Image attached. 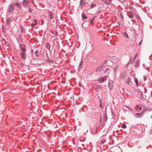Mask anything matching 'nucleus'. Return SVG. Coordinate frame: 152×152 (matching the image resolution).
Masks as SVG:
<instances>
[{
    "instance_id": "1",
    "label": "nucleus",
    "mask_w": 152,
    "mask_h": 152,
    "mask_svg": "<svg viewBox=\"0 0 152 152\" xmlns=\"http://www.w3.org/2000/svg\"><path fill=\"white\" fill-rule=\"evenodd\" d=\"M26 46L24 44H20V56L21 58L24 61L26 59Z\"/></svg>"
},
{
    "instance_id": "2",
    "label": "nucleus",
    "mask_w": 152,
    "mask_h": 152,
    "mask_svg": "<svg viewBox=\"0 0 152 152\" xmlns=\"http://www.w3.org/2000/svg\"><path fill=\"white\" fill-rule=\"evenodd\" d=\"M113 82L112 80H110L108 83V87L109 89L111 90L113 88Z\"/></svg>"
},
{
    "instance_id": "3",
    "label": "nucleus",
    "mask_w": 152,
    "mask_h": 152,
    "mask_svg": "<svg viewBox=\"0 0 152 152\" xmlns=\"http://www.w3.org/2000/svg\"><path fill=\"white\" fill-rule=\"evenodd\" d=\"M20 28L21 32L22 33L25 34L26 33V29L22 26H20Z\"/></svg>"
},
{
    "instance_id": "4",
    "label": "nucleus",
    "mask_w": 152,
    "mask_h": 152,
    "mask_svg": "<svg viewBox=\"0 0 152 152\" xmlns=\"http://www.w3.org/2000/svg\"><path fill=\"white\" fill-rule=\"evenodd\" d=\"M86 5V2L85 0H80V5L82 7Z\"/></svg>"
},
{
    "instance_id": "5",
    "label": "nucleus",
    "mask_w": 152,
    "mask_h": 152,
    "mask_svg": "<svg viewBox=\"0 0 152 152\" xmlns=\"http://www.w3.org/2000/svg\"><path fill=\"white\" fill-rule=\"evenodd\" d=\"M14 10V7L13 5L11 4L9 6V8L8 10V11L9 12H10L13 11Z\"/></svg>"
},
{
    "instance_id": "6",
    "label": "nucleus",
    "mask_w": 152,
    "mask_h": 152,
    "mask_svg": "<svg viewBox=\"0 0 152 152\" xmlns=\"http://www.w3.org/2000/svg\"><path fill=\"white\" fill-rule=\"evenodd\" d=\"M126 73L124 72H122L120 75V78L123 79L125 80L126 78Z\"/></svg>"
},
{
    "instance_id": "7",
    "label": "nucleus",
    "mask_w": 152,
    "mask_h": 152,
    "mask_svg": "<svg viewBox=\"0 0 152 152\" xmlns=\"http://www.w3.org/2000/svg\"><path fill=\"white\" fill-rule=\"evenodd\" d=\"M103 67V65H102L98 67L96 70L97 73H98V72H99L102 70Z\"/></svg>"
},
{
    "instance_id": "8",
    "label": "nucleus",
    "mask_w": 152,
    "mask_h": 152,
    "mask_svg": "<svg viewBox=\"0 0 152 152\" xmlns=\"http://www.w3.org/2000/svg\"><path fill=\"white\" fill-rule=\"evenodd\" d=\"M82 19V20H84L88 18L83 13H82L81 14Z\"/></svg>"
},
{
    "instance_id": "9",
    "label": "nucleus",
    "mask_w": 152,
    "mask_h": 152,
    "mask_svg": "<svg viewBox=\"0 0 152 152\" xmlns=\"http://www.w3.org/2000/svg\"><path fill=\"white\" fill-rule=\"evenodd\" d=\"M140 62V60H137L135 63V67L136 68H138L139 66Z\"/></svg>"
},
{
    "instance_id": "10",
    "label": "nucleus",
    "mask_w": 152,
    "mask_h": 152,
    "mask_svg": "<svg viewBox=\"0 0 152 152\" xmlns=\"http://www.w3.org/2000/svg\"><path fill=\"white\" fill-rule=\"evenodd\" d=\"M95 89L96 91L98 92L99 90H102V88L99 86H97L95 88Z\"/></svg>"
},
{
    "instance_id": "11",
    "label": "nucleus",
    "mask_w": 152,
    "mask_h": 152,
    "mask_svg": "<svg viewBox=\"0 0 152 152\" xmlns=\"http://www.w3.org/2000/svg\"><path fill=\"white\" fill-rule=\"evenodd\" d=\"M104 78L102 77H99L97 79V81L99 83H102L104 82Z\"/></svg>"
},
{
    "instance_id": "12",
    "label": "nucleus",
    "mask_w": 152,
    "mask_h": 152,
    "mask_svg": "<svg viewBox=\"0 0 152 152\" xmlns=\"http://www.w3.org/2000/svg\"><path fill=\"white\" fill-rule=\"evenodd\" d=\"M122 34L125 38H129V36L128 34L125 32H123Z\"/></svg>"
},
{
    "instance_id": "13",
    "label": "nucleus",
    "mask_w": 152,
    "mask_h": 152,
    "mask_svg": "<svg viewBox=\"0 0 152 152\" xmlns=\"http://www.w3.org/2000/svg\"><path fill=\"white\" fill-rule=\"evenodd\" d=\"M82 63H83L82 60V59H81V60L80 62V63L79 64V65L78 68V70L79 71H80L82 69V67H81V66L82 64Z\"/></svg>"
},
{
    "instance_id": "14",
    "label": "nucleus",
    "mask_w": 152,
    "mask_h": 152,
    "mask_svg": "<svg viewBox=\"0 0 152 152\" xmlns=\"http://www.w3.org/2000/svg\"><path fill=\"white\" fill-rule=\"evenodd\" d=\"M111 70V69H109L107 68L105 71L104 73L105 74H107L108 75Z\"/></svg>"
},
{
    "instance_id": "15",
    "label": "nucleus",
    "mask_w": 152,
    "mask_h": 152,
    "mask_svg": "<svg viewBox=\"0 0 152 152\" xmlns=\"http://www.w3.org/2000/svg\"><path fill=\"white\" fill-rule=\"evenodd\" d=\"M25 123V122L23 120H22L21 121H20V126H23Z\"/></svg>"
},
{
    "instance_id": "16",
    "label": "nucleus",
    "mask_w": 152,
    "mask_h": 152,
    "mask_svg": "<svg viewBox=\"0 0 152 152\" xmlns=\"http://www.w3.org/2000/svg\"><path fill=\"white\" fill-rule=\"evenodd\" d=\"M142 115V113H136L134 115V116L136 118H138L140 116H141Z\"/></svg>"
},
{
    "instance_id": "17",
    "label": "nucleus",
    "mask_w": 152,
    "mask_h": 152,
    "mask_svg": "<svg viewBox=\"0 0 152 152\" xmlns=\"http://www.w3.org/2000/svg\"><path fill=\"white\" fill-rule=\"evenodd\" d=\"M28 2L27 0H23V4L25 6H26L28 5Z\"/></svg>"
},
{
    "instance_id": "18",
    "label": "nucleus",
    "mask_w": 152,
    "mask_h": 152,
    "mask_svg": "<svg viewBox=\"0 0 152 152\" xmlns=\"http://www.w3.org/2000/svg\"><path fill=\"white\" fill-rule=\"evenodd\" d=\"M102 1L104 2L107 6L109 5L110 4V3L105 0H103Z\"/></svg>"
},
{
    "instance_id": "19",
    "label": "nucleus",
    "mask_w": 152,
    "mask_h": 152,
    "mask_svg": "<svg viewBox=\"0 0 152 152\" xmlns=\"http://www.w3.org/2000/svg\"><path fill=\"white\" fill-rule=\"evenodd\" d=\"M104 121L105 122H106L107 120V115L106 114H104Z\"/></svg>"
},
{
    "instance_id": "20",
    "label": "nucleus",
    "mask_w": 152,
    "mask_h": 152,
    "mask_svg": "<svg viewBox=\"0 0 152 152\" xmlns=\"http://www.w3.org/2000/svg\"><path fill=\"white\" fill-rule=\"evenodd\" d=\"M48 17L51 19L53 18V17L52 16V14L50 12H49Z\"/></svg>"
},
{
    "instance_id": "21",
    "label": "nucleus",
    "mask_w": 152,
    "mask_h": 152,
    "mask_svg": "<svg viewBox=\"0 0 152 152\" xmlns=\"http://www.w3.org/2000/svg\"><path fill=\"white\" fill-rule=\"evenodd\" d=\"M134 82L136 83V86L137 87L139 86L138 83V80L137 78H135L134 79Z\"/></svg>"
},
{
    "instance_id": "22",
    "label": "nucleus",
    "mask_w": 152,
    "mask_h": 152,
    "mask_svg": "<svg viewBox=\"0 0 152 152\" xmlns=\"http://www.w3.org/2000/svg\"><path fill=\"white\" fill-rule=\"evenodd\" d=\"M96 6V4H91V5L90 9H92Z\"/></svg>"
},
{
    "instance_id": "23",
    "label": "nucleus",
    "mask_w": 152,
    "mask_h": 152,
    "mask_svg": "<svg viewBox=\"0 0 152 152\" xmlns=\"http://www.w3.org/2000/svg\"><path fill=\"white\" fill-rule=\"evenodd\" d=\"M131 80V78L128 77V79L126 80V83L127 84H129Z\"/></svg>"
},
{
    "instance_id": "24",
    "label": "nucleus",
    "mask_w": 152,
    "mask_h": 152,
    "mask_svg": "<svg viewBox=\"0 0 152 152\" xmlns=\"http://www.w3.org/2000/svg\"><path fill=\"white\" fill-rule=\"evenodd\" d=\"M46 48L47 49H49V50H50V45L48 43H47L46 44Z\"/></svg>"
},
{
    "instance_id": "25",
    "label": "nucleus",
    "mask_w": 152,
    "mask_h": 152,
    "mask_svg": "<svg viewBox=\"0 0 152 152\" xmlns=\"http://www.w3.org/2000/svg\"><path fill=\"white\" fill-rule=\"evenodd\" d=\"M38 51L37 50H36L34 52V54L35 55V56L37 57L38 56Z\"/></svg>"
},
{
    "instance_id": "26",
    "label": "nucleus",
    "mask_w": 152,
    "mask_h": 152,
    "mask_svg": "<svg viewBox=\"0 0 152 152\" xmlns=\"http://www.w3.org/2000/svg\"><path fill=\"white\" fill-rule=\"evenodd\" d=\"M137 56V54H136L135 55V56H134V59H133V61H132L131 62V59H132V58H131V59H130V63H133L134 62V60L135 59L136 57V56Z\"/></svg>"
},
{
    "instance_id": "27",
    "label": "nucleus",
    "mask_w": 152,
    "mask_h": 152,
    "mask_svg": "<svg viewBox=\"0 0 152 152\" xmlns=\"http://www.w3.org/2000/svg\"><path fill=\"white\" fill-rule=\"evenodd\" d=\"M123 129H125L126 128V125L124 124H123L121 125Z\"/></svg>"
},
{
    "instance_id": "28",
    "label": "nucleus",
    "mask_w": 152,
    "mask_h": 152,
    "mask_svg": "<svg viewBox=\"0 0 152 152\" xmlns=\"http://www.w3.org/2000/svg\"><path fill=\"white\" fill-rule=\"evenodd\" d=\"M116 68H115L113 70V72H114V78H115V77L116 76Z\"/></svg>"
},
{
    "instance_id": "29",
    "label": "nucleus",
    "mask_w": 152,
    "mask_h": 152,
    "mask_svg": "<svg viewBox=\"0 0 152 152\" xmlns=\"http://www.w3.org/2000/svg\"><path fill=\"white\" fill-rule=\"evenodd\" d=\"M106 142L105 140L104 139H103L100 142V144H103L104 142Z\"/></svg>"
},
{
    "instance_id": "30",
    "label": "nucleus",
    "mask_w": 152,
    "mask_h": 152,
    "mask_svg": "<svg viewBox=\"0 0 152 152\" xmlns=\"http://www.w3.org/2000/svg\"><path fill=\"white\" fill-rule=\"evenodd\" d=\"M89 21L90 22V24L92 25H94V23L93 22V20H91V19H90L89 20Z\"/></svg>"
},
{
    "instance_id": "31",
    "label": "nucleus",
    "mask_w": 152,
    "mask_h": 152,
    "mask_svg": "<svg viewBox=\"0 0 152 152\" xmlns=\"http://www.w3.org/2000/svg\"><path fill=\"white\" fill-rule=\"evenodd\" d=\"M128 16L130 18H132L134 17L133 15L132 14L129 15H128Z\"/></svg>"
},
{
    "instance_id": "32",
    "label": "nucleus",
    "mask_w": 152,
    "mask_h": 152,
    "mask_svg": "<svg viewBox=\"0 0 152 152\" xmlns=\"http://www.w3.org/2000/svg\"><path fill=\"white\" fill-rule=\"evenodd\" d=\"M32 9L30 7H29V8H28V12H30V13H31L32 12Z\"/></svg>"
},
{
    "instance_id": "33",
    "label": "nucleus",
    "mask_w": 152,
    "mask_h": 152,
    "mask_svg": "<svg viewBox=\"0 0 152 152\" xmlns=\"http://www.w3.org/2000/svg\"><path fill=\"white\" fill-rule=\"evenodd\" d=\"M140 92H141V98H142L143 99H144V97L143 94V93L141 91H140Z\"/></svg>"
},
{
    "instance_id": "34",
    "label": "nucleus",
    "mask_w": 152,
    "mask_h": 152,
    "mask_svg": "<svg viewBox=\"0 0 152 152\" xmlns=\"http://www.w3.org/2000/svg\"><path fill=\"white\" fill-rule=\"evenodd\" d=\"M10 21V20L9 19H8L7 21V25H9V22Z\"/></svg>"
},
{
    "instance_id": "35",
    "label": "nucleus",
    "mask_w": 152,
    "mask_h": 152,
    "mask_svg": "<svg viewBox=\"0 0 152 152\" xmlns=\"http://www.w3.org/2000/svg\"><path fill=\"white\" fill-rule=\"evenodd\" d=\"M36 25L35 24V23H32L31 25V27H34V26H35Z\"/></svg>"
},
{
    "instance_id": "36",
    "label": "nucleus",
    "mask_w": 152,
    "mask_h": 152,
    "mask_svg": "<svg viewBox=\"0 0 152 152\" xmlns=\"http://www.w3.org/2000/svg\"><path fill=\"white\" fill-rule=\"evenodd\" d=\"M34 21L35 22V24L36 25L37 24V20L36 19H35L34 20Z\"/></svg>"
},
{
    "instance_id": "37",
    "label": "nucleus",
    "mask_w": 152,
    "mask_h": 152,
    "mask_svg": "<svg viewBox=\"0 0 152 152\" xmlns=\"http://www.w3.org/2000/svg\"><path fill=\"white\" fill-rule=\"evenodd\" d=\"M15 6H17L18 7L19 6V4L18 3H16L15 4Z\"/></svg>"
},
{
    "instance_id": "38",
    "label": "nucleus",
    "mask_w": 152,
    "mask_h": 152,
    "mask_svg": "<svg viewBox=\"0 0 152 152\" xmlns=\"http://www.w3.org/2000/svg\"><path fill=\"white\" fill-rule=\"evenodd\" d=\"M127 107L130 110V111H132V109L131 107H128V106H127Z\"/></svg>"
},
{
    "instance_id": "39",
    "label": "nucleus",
    "mask_w": 152,
    "mask_h": 152,
    "mask_svg": "<svg viewBox=\"0 0 152 152\" xmlns=\"http://www.w3.org/2000/svg\"><path fill=\"white\" fill-rule=\"evenodd\" d=\"M107 62V60H105V61H104L103 62V65H103H103H104V64H105L106 63V62Z\"/></svg>"
},
{
    "instance_id": "40",
    "label": "nucleus",
    "mask_w": 152,
    "mask_h": 152,
    "mask_svg": "<svg viewBox=\"0 0 152 152\" xmlns=\"http://www.w3.org/2000/svg\"><path fill=\"white\" fill-rule=\"evenodd\" d=\"M147 77L146 76H144V80L145 81L146 80Z\"/></svg>"
},
{
    "instance_id": "41",
    "label": "nucleus",
    "mask_w": 152,
    "mask_h": 152,
    "mask_svg": "<svg viewBox=\"0 0 152 152\" xmlns=\"http://www.w3.org/2000/svg\"><path fill=\"white\" fill-rule=\"evenodd\" d=\"M99 107H100V108H102V103H101L100 104Z\"/></svg>"
},
{
    "instance_id": "42",
    "label": "nucleus",
    "mask_w": 152,
    "mask_h": 152,
    "mask_svg": "<svg viewBox=\"0 0 152 152\" xmlns=\"http://www.w3.org/2000/svg\"><path fill=\"white\" fill-rule=\"evenodd\" d=\"M149 133H152V129H151L149 131Z\"/></svg>"
},
{
    "instance_id": "43",
    "label": "nucleus",
    "mask_w": 152,
    "mask_h": 152,
    "mask_svg": "<svg viewBox=\"0 0 152 152\" xmlns=\"http://www.w3.org/2000/svg\"><path fill=\"white\" fill-rule=\"evenodd\" d=\"M142 40L139 43V45H140L141 43H142Z\"/></svg>"
},
{
    "instance_id": "44",
    "label": "nucleus",
    "mask_w": 152,
    "mask_h": 152,
    "mask_svg": "<svg viewBox=\"0 0 152 152\" xmlns=\"http://www.w3.org/2000/svg\"><path fill=\"white\" fill-rule=\"evenodd\" d=\"M145 69L147 70H148V72H149L150 71V70L148 69V68H145Z\"/></svg>"
},
{
    "instance_id": "45",
    "label": "nucleus",
    "mask_w": 152,
    "mask_h": 152,
    "mask_svg": "<svg viewBox=\"0 0 152 152\" xmlns=\"http://www.w3.org/2000/svg\"><path fill=\"white\" fill-rule=\"evenodd\" d=\"M112 114L113 116H114L115 115V113H113V112H112Z\"/></svg>"
},
{
    "instance_id": "46",
    "label": "nucleus",
    "mask_w": 152,
    "mask_h": 152,
    "mask_svg": "<svg viewBox=\"0 0 152 152\" xmlns=\"http://www.w3.org/2000/svg\"><path fill=\"white\" fill-rule=\"evenodd\" d=\"M120 1L122 2H124L125 0H120Z\"/></svg>"
},
{
    "instance_id": "47",
    "label": "nucleus",
    "mask_w": 152,
    "mask_h": 152,
    "mask_svg": "<svg viewBox=\"0 0 152 152\" xmlns=\"http://www.w3.org/2000/svg\"><path fill=\"white\" fill-rule=\"evenodd\" d=\"M94 18H95V17H94L93 19H91V20H93V21L94 19Z\"/></svg>"
},
{
    "instance_id": "48",
    "label": "nucleus",
    "mask_w": 152,
    "mask_h": 152,
    "mask_svg": "<svg viewBox=\"0 0 152 152\" xmlns=\"http://www.w3.org/2000/svg\"><path fill=\"white\" fill-rule=\"evenodd\" d=\"M98 97L99 98V99L100 100V102H101V101L100 100V98L99 97V96H98Z\"/></svg>"
},
{
    "instance_id": "49",
    "label": "nucleus",
    "mask_w": 152,
    "mask_h": 152,
    "mask_svg": "<svg viewBox=\"0 0 152 152\" xmlns=\"http://www.w3.org/2000/svg\"><path fill=\"white\" fill-rule=\"evenodd\" d=\"M88 4V3L86 2V5H87Z\"/></svg>"
},
{
    "instance_id": "50",
    "label": "nucleus",
    "mask_w": 152,
    "mask_h": 152,
    "mask_svg": "<svg viewBox=\"0 0 152 152\" xmlns=\"http://www.w3.org/2000/svg\"><path fill=\"white\" fill-rule=\"evenodd\" d=\"M151 96H152V91L151 92Z\"/></svg>"
},
{
    "instance_id": "51",
    "label": "nucleus",
    "mask_w": 152,
    "mask_h": 152,
    "mask_svg": "<svg viewBox=\"0 0 152 152\" xmlns=\"http://www.w3.org/2000/svg\"><path fill=\"white\" fill-rule=\"evenodd\" d=\"M147 92V90H146L145 92H144V94H145Z\"/></svg>"
},
{
    "instance_id": "52",
    "label": "nucleus",
    "mask_w": 152,
    "mask_h": 152,
    "mask_svg": "<svg viewBox=\"0 0 152 152\" xmlns=\"http://www.w3.org/2000/svg\"><path fill=\"white\" fill-rule=\"evenodd\" d=\"M143 66L144 67H145V65H144V64H143Z\"/></svg>"
},
{
    "instance_id": "53",
    "label": "nucleus",
    "mask_w": 152,
    "mask_h": 152,
    "mask_svg": "<svg viewBox=\"0 0 152 152\" xmlns=\"http://www.w3.org/2000/svg\"><path fill=\"white\" fill-rule=\"evenodd\" d=\"M100 13V11H99L98 12V14Z\"/></svg>"
},
{
    "instance_id": "54",
    "label": "nucleus",
    "mask_w": 152,
    "mask_h": 152,
    "mask_svg": "<svg viewBox=\"0 0 152 152\" xmlns=\"http://www.w3.org/2000/svg\"><path fill=\"white\" fill-rule=\"evenodd\" d=\"M56 34H57V31H56Z\"/></svg>"
},
{
    "instance_id": "55",
    "label": "nucleus",
    "mask_w": 152,
    "mask_h": 152,
    "mask_svg": "<svg viewBox=\"0 0 152 152\" xmlns=\"http://www.w3.org/2000/svg\"><path fill=\"white\" fill-rule=\"evenodd\" d=\"M140 18V17H139V18H137V19H138V18Z\"/></svg>"
},
{
    "instance_id": "56",
    "label": "nucleus",
    "mask_w": 152,
    "mask_h": 152,
    "mask_svg": "<svg viewBox=\"0 0 152 152\" xmlns=\"http://www.w3.org/2000/svg\"><path fill=\"white\" fill-rule=\"evenodd\" d=\"M140 18V17H139V18H137V19H138V18Z\"/></svg>"
},
{
    "instance_id": "57",
    "label": "nucleus",
    "mask_w": 152,
    "mask_h": 152,
    "mask_svg": "<svg viewBox=\"0 0 152 152\" xmlns=\"http://www.w3.org/2000/svg\"><path fill=\"white\" fill-rule=\"evenodd\" d=\"M140 18V17H139V18H137V19H138V18Z\"/></svg>"
},
{
    "instance_id": "58",
    "label": "nucleus",
    "mask_w": 152,
    "mask_h": 152,
    "mask_svg": "<svg viewBox=\"0 0 152 152\" xmlns=\"http://www.w3.org/2000/svg\"><path fill=\"white\" fill-rule=\"evenodd\" d=\"M20 147H19L20 149Z\"/></svg>"
},
{
    "instance_id": "59",
    "label": "nucleus",
    "mask_w": 152,
    "mask_h": 152,
    "mask_svg": "<svg viewBox=\"0 0 152 152\" xmlns=\"http://www.w3.org/2000/svg\"><path fill=\"white\" fill-rule=\"evenodd\" d=\"M110 0V1H111V0Z\"/></svg>"
}]
</instances>
